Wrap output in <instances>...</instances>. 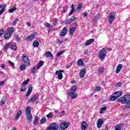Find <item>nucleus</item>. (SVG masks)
<instances>
[{
	"instance_id": "f257e3e1",
	"label": "nucleus",
	"mask_w": 130,
	"mask_h": 130,
	"mask_svg": "<svg viewBox=\"0 0 130 130\" xmlns=\"http://www.w3.org/2000/svg\"><path fill=\"white\" fill-rule=\"evenodd\" d=\"M25 115L26 116L27 122L31 123L33 120V116L31 114V108L27 107L25 110Z\"/></svg>"
},
{
	"instance_id": "f03ea898",
	"label": "nucleus",
	"mask_w": 130,
	"mask_h": 130,
	"mask_svg": "<svg viewBox=\"0 0 130 130\" xmlns=\"http://www.w3.org/2000/svg\"><path fill=\"white\" fill-rule=\"evenodd\" d=\"M117 101L122 104H127L130 102V95L128 94H125L124 96H121L119 98Z\"/></svg>"
},
{
	"instance_id": "7ed1b4c3",
	"label": "nucleus",
	"mask_w": 130,
	"mask_h": 130,
	"mask_svg": "<svg viewBox=\"0 0 130 130\" xmlns=\"http://www.w3.org/2000/svg\"><path fill=\"white\" fill-rule=\"evenodd\" d=\"M107 54V51L105 48H103L99 51V56L101 61H103V60H104V58H105V56H106Z\"/></svg>"
},
{
	"instance_id": "20e7f679",
	"label": "nucleus",
	"mask_w": 130,
	"mask_h": 130,
	"mask_svg": "<svg viewBox=\"0 0 130 130\" xmlns=\"http://www.w3.org/2000/svg\"><path fill=\"white\" fill-rule=\"evenodd\" d=\"M76 90H77V86H72L71 90L70 91V93L69 94V96L71 97L72 99H76V98L78 97V94H77V93H75Z\"/></svg>"
},
{
	"instance_id": "39448f33",
	"label": "nucleus",
	"mask_w": 130,
	"mask_h": 130,
	"mask_svg": "<svg viewBox=\"0 0 130 130\" xmlns=\"http://www.w3.org/2000/svg\"><path fill=\"white\" fill-rule=\"evenodd\" d=\"M22 61L24 63V64L25 66H30V59H29V58L28 57V56L26 55L25 54H23L22 56Z\"/></svg>"
},
{
	"instance_id": "423d86ee",
	"label": "nucleus",
	"mask_w": 130,
	"mask_h": 130,
	"mask_svg": "<svg viewBox=\"0 0 130 130\" xmlns=\"http://www.w3.org/2000/svg\"><path fill=\"white\" fill-rule=\"evenodd\" d=\"M58 125L55 123H51L49 127L47 128V130H58Z\"/></svg>"
},
{
	"instance_id": "0eeeda50",
	"label": "nucleus",
	"mask_w": 130,
	"mask_h": 130,
	"mask_svg": "<svg viewBox=\"0 0 130 130\" xmlns=\"http://www.w3.org/2000/svg\"><path fill=\"white\" fill-rule=\"evenodd\" d=\"M69 125H70V123H69V122H64L60 124L59 126V128L60 130H64L69 127Z\"/></svg>"
},
{
	"instance_id": "6e6552de",
	"label": "nucleus",
	"mask_w": 130,
	"mask_h": 130,
	"mask_svg": "<svg viewBox=\"0 0 130 130\" xmlns=\"http://www.w3.org/2000/svg\"><path fill=\"white\" fill-rule=\"evenodd\" d=\"M108 18H109V23H110V24H111V23H112V22L114 21V19H115V15H114V12L110 13L109 14Z\"/></svg>"
},
{
	"instance_id": "1a4fd4ad",
	"label": "nucleus",
	"mask_w": 130,
	"mask_h": 130,
	"mask_svg": "<svg viewBox=\"0 0 130 130\" xmlns=\"http://www.w3.org/2000/svg\"><path fill=\"white\" fill-rule=\"evenodd\" d=\"M32 89H33V86H32L31 84H29L28 86L27 92L25 94L26 97H29L30 96L31 92H32Z\"/></svg>"
},
{
	"instance_id": "9d476101",
	"label": "nucleus",
	"mask_w": 130,
	"mask_h": 130,
	"mask_svg": "<svg viewBox=\"0 0 130 130\" xmlns=\"http://www.w3.org/2000/svg\"><path fill=\"white\" fill-rule=\"evenodd\" d=\"M38 99V95H34L29 100H28V102L29 103H33L35 102Z\"/></svg>"
},
{
	"instance_id": "9b49d317",
	"label": "nucleus",
	"mask_w": 130,
	"mask_h": 130,
	"mask_svg": "<svg viewBox=\"0 0 130 130\" xmlns=\"http://www.w3.org/2000/svg\"><path fill=\"white\" fill-rule=\"evenodd\" d=\"M67 33H68V28L64 27L61 31L60 35L61 37H62L63 36H66V35H67Z\"/></svg>"
},
{
	"instance_id": "f8f14e48",
	"label": "nucleus",
	"mask_w": 130,
	"mask_h": 130,
	"mask_svg": "<svg viewBox=\"0 0 130 130\" xmlns=\"http://www.w3.org/2000/svg\"><path fill=\"white\" fill-rule=\"evenodd\" d=\"M88 127V124L85 121H83L81 125V130H86Z\"/></svg>"
},
{
	"instance_id": "ddd939ff",
	"label": "nucleus",
	"mask_w": 130,
	"mask_h": 130,
	"mask_svg": "<svg viewBox=\"0 0 130 130\" xmlns=\"http://www.w3.org/2000/svg\"><path fill=\"white\" fill-rule=\"evenodd\" d=\"M103 123H104V121H103V120L102 119H98L97 122V127L100 128V127L102 126V124H103Z\"/></svg>"
},
{
	"instance_id": "4468645a",
	"label": "nucleus",
	"mask_w": 130,
	"mask_h": 130,
	"mask_svg": "<svg viewBox=\"0 0 130 130\" xmlns=\"http://www.w3.org/2000/svg\"><path fill=\"white\" fill-rule=\"evenodd\" d=\"M62 70H60L59 71H57L56 72V75H58V78L59 80H61L62 79Z\"/></svg>"
},
{
	"instance_id": "2eb2a0df",
	"label": "nucleus",
	"mask_w": 130,
	"mask_h": 130,
	"mask_svg": "<svg viewBox=\"0 0 130 130\" xmlns=\"http://www.w3.org/2000/svg\"><path fill=\"white\" fill-rule=\"evenodd\" d=\"M86 73V68L82 69L79 73L80 78H84L85 77V74Z\"/></svg>"
},
{
	"instance_id": "dca6fc26",
	"label": "nucleus",
	"mask_w": 130,
	"mask_h": 130,
	"mask_svg": "<svg viewBox=\"0 0 130 130\" xmlns=\"http://www.w3.org/2000/svg\"><path fill=\"white\" fill-rule=\"evenodd\" d=\"M76 20V17L73 16L70 19H68V20L66 21V24H71L72 22H74Z\"/></svg>"
},
{
	"instance_id": "f3484780",
	"label": "nucleus",
	"mask_w": 130,
	"mask_h": 130,
	"mask_svg": "<svg viewBox=\"0 0 130 130\" xmlns=\"http://www.w3.org/2000/svg\"><path fill=\"white\" fill-rule=\"evenodd\" d=\"M121 69H122V64H118L117 66V67H116V74H118L119 73H120V70H121Z\"/></svg>"
},
{
	"instance_id": "a211bd4d",
	"label": "nucleus",
	"mask_w": 130,
	"mask_h": 130,
	"mask_svg": "<svg viewBox=\"0 0 130 130\" xmlns=\"http://www.w3.org/2000/svg\"><path fill=\"white\" fill-rule=\"evenodd\" d=\"M93 42H94V39H91L90 40L86 41L85 45V46H88L90 45V44H91V43H93Z\"/></svg>"
},
{
	"instance_id": "6ab92c4d",
	"label": "nucleus",
	"mask_w": 130,
	"mask_h": 130,
	"mask_svg": "<svg viewBox=\"0 0 130 130\" xmlns=\"http://www.w3.org/2000/svg\"><path fill=\"white\" fill-rule=\"evenodd\" d=\"M21 114H22V111L20 110L17 112L16 114V116L15 118V120H18V119L20 118V116H21Z\"/></svg>"
},
{
	"instance_id": "aec40b11",
	"label": "nucleus",
	"mask_w": 130,
	"mask_h": 130,
	"mask_svg": "<svg viewBox=\"0 0 130 130\" xmlns=\"http://www.w3.org/2000/svg\"><path fill=\"white\" fill-rule=\"evenodd\" d=\"M14 31H15V28L14 27H10L7 32H8L10 35H12L13 33L14 32Z\"/></svg>"
},
{
	"instance_id": "412c9836",
	"label": "nucleus",
	"mask_w": 130,
	"mask_h": 130,
	"mask_svg": "<svg viewBox=\"0 0 130 130\" xmlns=\"http://www.w3.org/2000/svg\"><path fill=\"white\" fill-rule=\"evenodd\" d=\"M44 63V62H43V61H40L37 66V70H39V69H40V68H41V67H42L43 66V64Z\"/></svg>"
},
{
	"instance_id": "4be33fe9",
	"label": "nucleus",
	"mask_w": 130,
	"mask_h": 130,
	"mask_svg": "<svg viewBox=\"0 0 130 130\" xmlns=\"http://www.w3.org/2000/svg\"><path fill=\"white\" fill-rule=\"evenodd\" d=\"M34 38H35V35L32 34V35H31L27 37L26 39L27 40H28V41H30L31 40H33V39H34Z\"/></svg>"
},
{
	"instance_id": "5701e85b",
	"label": "nucleus",
	"mask_w": 130,
	"mask_h": 130,
	"mask_svg": "<svg viewBox=\"0 0 130 130\" xmlns=\"http://www.w3.org/2000/svg\"><path fill=\"white\" fill-rule=\"evenodd\" d=\"M10 36H11V35L8 31H6V33L4 34L5 39H6V40H8V39H10Z\"/></svg>"
},
{
	"instance_id": "b1692460",
	"label": "nucleus",
	"mask_w": 130,
	"mask_h": 130,
	"mask_svg": "<svg viewBox=\"0 0 130 130\" xmlns=\"http://www.w3.org/2000/svg\"><path fill=\"white\" fill-rule=\"evenodd\" d=\"M114 95H115L117 98H118V97H120L122 95V91H117L114 93Z\"/></svg>"
},
{
	"instance_id": "393cba45",
	"label": "nucleus",
	"mask_w": 130,
	"mask_h": 130,
	"mask_svg": "<svg viewBox=\"0 0 130 130\" xmlns=\"http://www.w3.org/2000/svg\"><path fill=\"white\" fill-rule=\"evenodd\" d=\"M117 98V97L116 96L114 93L112 95H111L110 96V101H115V100H116Z\"/></svg>"
},
{
	"instance_id": "a878e982",
	"label": "nucleus",
	"mask_w": 130,
	"mask_h": 130,
	"mask_svg": "<svg viewBox=\"0 0 130 130\" xmlns=\"http://www.w3.org/2000/svg\"><path fill=\"white\" fill-rule=\"evenodd\" d=\"M10 46H11V43H9L8 44H6V45L4 46L5 51H7L8 49H9Z\"/></svg>"
},
{
	"instance_id": "bb28decb",
	"label": "nucleus",
	"mask_w": 130,
	"mask_h": 130,
	"mask_svg": "<svg viewBox=\"0 0 130 130\" xmlns=\"http://www.w3.org/2000/svg\"><path fill=\"white\" fill-rule=\"evenodd\" d=\"M46 57H52L53 55L51 53V52L49 51H47V53H46Z\"/></svg>"
},
{
	"instance_id": "cd10ccee",
	"label": "nucleus",
	"mask_w": 130,
	"mask_h": 130,
	"mask_svg": "<svg viewBox=\"0 0 130 130\" xmlns=\"http://www.w3.org/2000/svg\"><path fill=\"white\" fill-rule=\"evenodd\" d=\"M33 45L35 47H38L39 46V42L37 40H35L33 43Z\"/></svg>"
},
{
	"instance_id": "c85d7f7f",
	"label": "nucleus",
	"mask_w": 130,
	"mask_h": 130,
	"mask_svg": "<svg viewBox=\"0 0 130 130\" xmlns=\"http://www.w3.org/2000/svg\"><path fill=\"white\" fill-rule=\"evenodd\" d=\"M66 113V111H62L61 112H58V115L59 117H61V116H63V115Z\"/></svg>"
},
{
	"instance_id": "c756f323",
	"label": "nucleus",
	"mask_w": 130,
	"mask_h": 130,
	"mask_svg": "<svg viewBox=\"0 0 130 130\" xmlns=\"http://www.w3.org/2000/svg\"><path fill=\"white\" fill-rule=\"evenodd\" d=\"M63 53H64V51L62 50H61L60 52H58L56 55L57 57H59V56H60V55H61V54H62Z\"/></svg>"
},
{
	"instance_id": "7c9ffc66",
	"label": "nucleus",
	"mask_w": 130,
	"mask_h": 130,
	"mask_svg": "<svg viewBox=\"0 0 130 130\" xmlns=\"http://www.w3.org/2000/svg\"><path fill=\"white\" fill-rule=\"evenodd\" d=\"M26 64H22L20 67V71H24L26 69Z\"/></svg>"
},
{
	"instance_id": "2f4dec72",
	"label": "nucleus",
	"mask_w": 130,
	"mask_h": 130,
	"mask_svg": "<svg viewBox=\"0 0 130 130\" xmlns=\"http://www.w3.org/2000/svg\"><path fill=\"white\" fill-rule=\"evenodd\" d=\"M103 111H106V107H104L101 108V110L100 112V114H102L103 113Z\"/></svg>"
},
{
	"instance_id": "473e14b6",
	"label": "nucleus",
	"mask_w": 130,
	"mask_h": 130,
	"mask_svg": "<svg viewBox=\"0 0 130 130\" xmlns=\"http://www.w3.org/2000/svg\"><path fill=\"white\" fill-rule=\"evenodd\" d=\"M75 31H76V28H75V27H72V28L70 29V35H73V34H74Z\"/></svg>"
},
{
	"instance_id": "72a5a7b5",
	"label": "nucleus",
	"mask_w": 130,
	"mask_h": 130,
	"mask_svg": "<svg viewBox=\"0 0 130 130\" xmlns=\"http://www.w3.org/2000/svg\"><path fill=\"white\" fill-rule=\"evenodd\" d=\"M78 63V66H83V61L81 59L79 60L77 62Z\"/></svg>"
},
{
	"instance_id": "f704fd0d",
	"label": "nucleus",
	"mask_w": 130,
	"mask_h": 130,
	"mask_svg": "<svg viewBox=\"0 0 130 130\" xmlns=\"http://www.w3.org/2000/svg\"><path fill=\"white\" fill-rule=\"evenodd\" d=\"M40 123H45L46 122V119L45 118H43L40 121Z\"/></svg>"
},
{
	"instance_id": "c9c22d12",
	"label": "nucleus",
	"mask_w": 130,
	"mask_h": 130,
	"mask_svg": "<svg viewBox=\"0 0 130 130\" xmlns=\"http://www.w3.org/2000/svg\"><path fill=\"white\" fill-rule=\"evenodd\" d=\"M82 8H83V5L81 4H79L77 6V10H78V11H80V10H81Z\"/></svg>"
},
{
	"instance_id": "e433bc0d",
	"label": "nucleus",
	"mask_w": 130,
	"mask_h": 130,
	"mask_svg": "<svg viewBox=\"0 0 130 130\" xmlns=\"http://www.w3.org/2000/svg\"><path fill=\"white\" fill-rule=\"evenodd\" d=\"M26 89H27V88H26V86L23 85V86L21 87V89H20V91H21V92H24V91H26Z\"/></svg>"
},
{
	"instance_id": "4c0bfd02",
	"label": "nucleus",
	"mask_w": 130,
	"mask_h": 130,
	"mask_svg": "<svg viewBox=\"0 0 130 130\" xmlns=\"http://www.w3.org/2000/svg\"><path fill=\"white\" fill-rule=\"evenodd\" d=\"M29 82V79H27L26 80H25L23 81V82L22 83V85H27L28 83Z\"/></svg>"
},
{
	"instance_id": "58836bf2",
	"label": "nucleus",
	"mask_w": 130,
	"mask_h": 130,
	"mask_svg": "<svg viewBox=\"0 0 130 130\" xmlns=\"http://www.w3.org/2000/svg\"><path fill=\"white\" fill-rule=\"evenodd\" d=\"M16 10H17V8H14L13 9H9V13H14V11H16Z\"/></svg>"
},
{
	"instance_id": "ea45409f",
	"label": "nucleus",
	"mask_w": 130,
	"mask_h": 130,
	"mask_svg": "<svg viewBox=\"0 0 130 130\" xmlns=\"http://www.w3.org/2000/svg\"><path fill=\"white\" fill-rule=\"evenodd\" d=\"M115 130H121V127H120V126L117 125L115 126Z\"/></svg>"
},
{
	"instance_id": "a19ab883",
	"label": "nucleus",
	"mask_w": 130,
	"mask_h": 130,
	"mask_svg": "<svg viewBox=\"0 0 130 130\" xmlns=\"http://www.w3.org/2000/svg\"><path fill=\"white\" fill-rule=\"evenodd\" d=\"M101 89V88L100 87V86H97L95 87V92H98V91H100Z\"/></svg>"
},
{
	"instance_id": "79ce46f5",
	"label": "nucleus",
	"mask_w": 130,
	"mask_h": 130,
	"mask_svg": "<svg viewBox=\"0 0 130 130\" xmlns=\"http://www.w3.org/2000/svg\"><path fill=\"white\" fill-rule=\"evenodd\" d=\"M18 21H19L18 19H15V21L13 22V25L14 26H16V25H17V22H18Z\"/></svg>"
},
{
	"instance_id": "37998d69",
	"label": "nucleus",
	"mask_w": 130,
	"mask_h": 130,
	"mask_svg": "<svg viewBox=\"0 0 130 130\" xmlns=\"http://www.w3.org/2000/svg\"><path fill=\"white\" fill-rule=\"evenodd\" d=\"M52 113H50L48 115H46L47 117L48 118H52V117H53V116H51Z\"/></svg>"
},
{
	"instance_id": "c03bdc74",
	"label": "nucleus",
	"mask_w": 130,
	"mask_h": 130,
	"mask_svg": "<svg viewBox=\"0 0 130 130\" xmlns=\"http://www.w3.org/2000/svg\"><path fill=\"white\" fill-rule=\"evenodd\" d=\"M11 49H12V50H16L17 49V47L16 46V45H12Z\"/></svg>"
},
{
	"instance_id": "a18cd8bd",
	"label": "nucleus",
	"mask_w": 130,
	"mask_h": 130,
	"mask_svg": "<svg viewBox=\"0 0 130 130\" xmlns=\"http://www.w3.org/2000/svg\"><path fill=\"white\" fill-rule=\"evenodd\" d=\"M103 67H100L99 69L98 72L99 73H102L103 72Z\"/></svg>"
},
{
	"instance_id": "49530a36",
	"label": "nucleus",
	"mask_w": 130,
	"mask_h": 130,
	"mask_svg": "<svg viewBox=\"0 0 130 130\" xmlns=\"http://www.w3.org/2000/svg\"><path fill=\"white\" fill-rule=\"evenodd\" d=\"M38 121V117H37V116H36L35 117V119H34V122L35 123H37V122Z\"/></svg>"
},
{
	"instance_id": "de8ad7c7",
	"label": "nucleus",
	"mask_w": 130,
	"mask_h": 130,
	"mask_svg": "<svg viewBox=\"0 0 130 130\" xmlns=\"http://www.w3.org/2000/svg\"><path fill=\"white\" fill-rule=\"evenodd\" d=\"M74 12H75V9H71L70 13L69 14V16H71V15H72L73 13H74Z\"/></svg>"
},
{
	"instance_id": "09e8293b",
	"label": "nucleus",
	"mask_w": 130,
	"mask_h": 130,
	"mask_svg": "<svg viewBox=\"0 0 130 130\" xmlns=\"http://www.w3.org/2000/svg\"><path fill=\"white\" fill-rule=\"evenodd\" d=\"M95 19H96V20H98V19H99L100 18V15L99 14H96L95 16H94Z\"/></svg>"
},
{
	"instance_id": "8fccbe9b",
	"label": "nucleus",
	"mask_w": 130,
	"mask_h": 130,
	"mask_svg": "<svg viewBox=\"0 0 130 130\" xmlns=\"http://www.w3.org/2000/svg\"><path fill=\"white\" fill-rule=\"evenodd\" d=\"M36 67H33L32 68V70L31 71V73H32L33 74L36 73Z\"/></svg>"
},
{
	"instance_id": "3c124183",
	"label": "nucleus",
	"mask_w": 130,
	"mask_h": 130,
	"mask_svg": "<svg viewBox=\"0 0 130 130\" xmlns=\"http://www.w3.org/2000/svg\"><path fill=\"white\" fill-rule=\"evenodd\" d=\"M4 33H5V30L4 29H1L0 30V36H1V35H3Z\"/></svg>"
},
{
	"instance_id": "603ef678",
	"label": "nucleus",
	"mask_w": 130,
	"mask_h": 130,
	"mask_svg": "<svg viewBox=\"0 0 130 130\" xmlns=\"http://www.w3.org/2000/svg\"><path fill=\"white\" fill-rule=\"evenodd\" d=\"M9 62L12 67H15V64L14 63V62L11 61V60H9Z\"/></svg>"
},
{
	"instance_id": "864d4df0",
	"label": "nucleus",
	"mask_w": 130,
	"mask_h": 130,
	"mask_svg": "<svg viewBox=\"0 0 130 130\" xmlns=\"http://www.w3.org/2000/svg\"><path fill=\"white\" fill-rule=\"evenodd\" d=\"M45 26H47V28H49V27H50V24L46 22L45 23Z\"/></svg>"
},
{
	"instance_id": "5fc2aeb1",
	"label": "nucleus",
	"mask_w": 130,
	"mask_h": 130,
	"mask_svg": "<svg viewBox=\"0 0 130 130\" xmlns=\"http://www.w3.org/2000/svg\"><path fill=\"white\" fill-rule=\"evenodd\" d=\"M5 100H2V101L0 102V104L1 105H4V104H5Z\"/></svg>"
},
{
	"instance_id": "6e6d98bb",
	"label": "nucleus",
	"mask_w": 130,
	"mask_h": 130,
	"mask_svg": "<svg viewBox=\"0 0 130 130\" xmlns=\"http://www.w3.org/2000/svg\"><path fill=\"white\" fill-rule=\"evenodd\" d=\"M83 17H87L88 16V13L86 12L83 13Z\"/></svg>"
},
{
	"instance_id": "4d7b16f0",
	"label": "nucleus",
	"mask_w": 130,
	"mask_h": 130,
	"mask_svg": "<svg viewBox=\"0 0 130 130\" xmlns=\"http://www.w3.org/2000/svg\"><path fill=\"white\" fill-rule=\"evenodd\" d=\"M15 40H16V41H19V40H20V38L18 36H15Z\"/></svg>"
},
{
	"instance_id": "13d9d810",
	"label": "nucleus",
	"mask_w": 130,
	"mask_h": 130,
	"mask_svg": "<svg viewBox=\"0 0 130 130\" xmlns=\"http://www.w3.org/2000/svg\"><path fill=\"white\" fill-rule=\"evenodd\" d=\"M3 85H5V81L0 82V86H3Z\"/></svg>"
},
{
	"instance_id": "bf43d9fd",
	"label": "nucleus",
	"mask_w": 130,
	"mask_h": 130,
	"mask_svg": "<svg viewBox=\"0 0 130 130\" xmlns=\"http://www.w3.org/2000/svg\"><path fill=\"white\" fill-rule=\"evenodd\" d=\"M122 85L121 82H119L118 84H117L116 86H118V87H120Z\"/></svg>"
},
{
	"instance_id": "052dcab7",
	"label": "nucleus",
	"mask_w": 130,
	"mask_h": 130,
	"mask_svg": "<svg viewBox=\"0 0 130 130\" xmlns=\"http://www.w3.org/2000/svg\"><path fill=\"white\" fill-rule=\"evenodd\" d=\"M58 42L59 44H61L62 43V42H63V41L58 40Z\"/></svg>"
},
{
	"instance_id": "680f3d73",
	"label": "nucleus",
	"mask_w": 130,
	"mask_h": 130,
	"mask_svg": "<svg viewBox=\"0 0 130 130\" xmlns=\"http://www.w3.org/2000/svg\"><path fill=\"white\" fill-rule=\"evenodd\" d=\"M88 52H89V50H86L84 51V54L88 53Z\"/></svg>"
},
{
	"instance_id": "e2e57ef3",
	"label": "nucleus",
	"mask_w": 130,
	"mask_h": 130,
	"mask_svg": "<svg viewBox=\"0 0 130 130\" xmlns=\"http://www.w3.org/2000/svg\"><path fill=\"white\" fill-rule=\"evenodd\" d=\"M26 24L28 27H30V26H31V23H30L29 22H27Z\"/></svg>"
},
{
	"instance_id": "0e129e2a",
	"label": "nucleus",
	"mask_w": 130,
	"mask_h": 130,
	"mask_svg": "<svg viewBox=\"0 0 130 130\" xmlns=\"http://www.w3.org/2000/svg\"><path fill=\"white\" fill-rule=\"evenodd\" d=\"M5 9H6V5H4L3 7H2V10H3V11H5Z\"/></svg>"
},
{
	"instance_id": "69168bd1",
	"label": "nucleus",
	"mask_w": 130,
	"mask_h": 130,
	"mask_svg": "<svg viewBox=\"0 0 130 130\" xmlns=\"http://www.w3.org/2000/svg\"><path fill=\"white\" fill-rule=\"evenodd\" d=\"M71 8L72 9H75V5H74V4H73L72 6H71Z\"/></svg>"
},
{
	"instance_id": "338daca9",
	"label": "nucleus",
	"mask_w": 130,
	"mask_h": 130,
	"mask_svg": "<svg viewBox=\"0 0 130 130\" xmlns=\"http://www.w3.org/2000/svg\"><path fill=\"white\" fill-rule=\"evenodd\" d=\"M54 112L55 114H58V112L57 111V110H55Z\"/></svg>"
},
{
	"instance_id": "774afa93",
	"label": "nucleus",
	"mask_w": 130,
	"mask_h": 130,
	"mask_svg": "<svg viewBox=\"0 0 130 130\" xmlns=\"http://www.w3.org/2000/svg\"><path fill=\"white\" fill-rule=\"evenodd\" d=\"M126 107H127L128 108H130V104L127 105Z\"/></svg>"
}]
</instances>
